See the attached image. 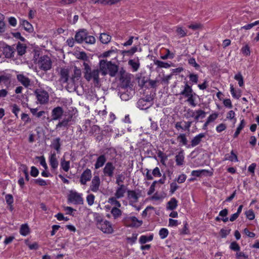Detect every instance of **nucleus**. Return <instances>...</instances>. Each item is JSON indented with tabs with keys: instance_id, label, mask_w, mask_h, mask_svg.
Instances as JSON below:
<instances>
[{
	"instance_id": "52",
	"label": "nucleus",
	"mask_w": 259,
	"mask_h": 259,
	"mask_svg": "<svg viewBox=\"0 0 259 259\" xmlns=\"http://www.w3.org/2000/svg\"><path fill=\"white\" fill-rule=\"evenodd\" d=\"M245 215L249 220H252L255 218L254 213L252 209H249L245 212Z\"/></svg>"
},
{
	"instance_id": "44",
	"label": "nucleus",
	"mask_w": 259,
	"mask_h": 259,
	"mask_svg": "<svg viewBox=\"0 0 259 259\" xmlns=\"http://www.w3.org/2000/svg\"><path fill=\"white\" fill-rule=\"evenodd\" d=\"M196 113V111H194L192 109L189 108L186 110V113L184 114L185 117L186 118H189L191 117H193L195 116Z\"/></svg>"
},
{
	"instance_id": "59",
	"label": "nucleus",
	"mask_w": 259,
	"mask_h": 259,
	"mask_svg": "<svg viewBox=\"0 0 259 259\" xmlns=\"http://www.w3.org/2000/svg\"><path fill=\"white\" fill-rule=\"evenodd\" d=\"M33 181L35 184H38L40 186H45L47 185V183L46 181L40 178L37 179H34L33 180Z\"/></svg>"
},
{
	"instance_id": "23",
	"label": "nucleus",
	"mask_w": 259,
	"mask_h": 259,
	"mask_svg": "<svg viewBox=\"0 0 259 259\" xmlns=\"http://www.w3.org/2000/svg\"><path fill=\"white\" fill-rule=\"evenodd\" d=\"M205 134L204 133H201L197 135L191 141V146L195 147L198 145L201 142L202 139L204 138Z\"/></svg>"
},
{
	"instance_id": "15",
	"label": "nucleus",
	"mask_w": 259,
	"mask_h": 259,
	"mask_svg": "<svg viewBox=\"0 0 259 259\" xmlns=\"http://www.w3.org/2000/svg\"><path fill=\"white\" fill-rule=\"evenodd\" d=\"M15 52V49L12 46L6 45L3 48V54L7 58L14 57Z\"/></svg>"
},
{
	"instance_id": "45",
	"label": "nucleus",
	"mask_w": 259,
	"mask_h": 259,
	"mask_svg": "<svg viewBox=\"0 0 259 259\" xmlns=\"http://www.w3.org/2000/svg\"><path fill=\"white\" fill-rule=\"evenodd\" d=\"M166 53L164 56H161L160 58L163 60H166L168 58L173 59L175 57V55L173 53H171L168 49L166 50Z\"/></svg>"
},
{
	"instance_id": "35",
	"label": "nucleus",
	"mask_w": 259,
	"mask_h": 259,
	"mask_svg": "<svg viewBox=\"0 0 259 259\" xmlns=\"http://www.w3.org/2000/svg\"><path fill=\"white\" fill-rule=\"evenodd\" d=\"M29 233V228L27 224L21 225L20 229V233L23 236H26Z\"/></svg>"
},
{
	"instance_id": "27",
	"label": "nucleus",
	"mask_w": 259,
	"mask_h": 259,
	"mask_svg": "<svg viewBox=\"0 0 259 259\" xmlns=\"http://www.w3.org/2000/svg\"><path fill=\"white\" fill-rule=\"evenodd\" d=\"M127 195H128V197L130 199H132L133 202H137L138 201V199H139V196L138 194H137L135 191L128 190L127 191Z\"/></svg>"
},
{
	"instance_id": "11",
	"label": "nucleus",
	"mask_w": 259,
	"mask_h": 259,
	"mask_svg": "<svg viewBox=\"0 0 259 259\" xmlns=\"http://www.w3.org/2000/svg\"><path fill=\"white\" fill-rule=\"evenodd\" d=\"M63 114V110L61 107L58 106L57 107L54 108L52 111V118L51 119H49V117L47 118L48 120L52 121V120H57L61 118Z\"/></svg>"
},
{
	"instance_id": "28",
	"label": "nucleus",
	"mask_w": 259,
	"mask_h": 259,
	"mask_svg": "<svg viewBox=\"0 0 259 259\" xmlns=\"http://www.w3.org/2000/svg\"><path fill=\"white\" fill-rule=\"evenodd\" d=\"M72 116L70 115L67 118H64L61 121L59 122L57 125L56 128L57 129L58 128L61 127L62 126H67L68 122L70 121L72 119Z\"/></svg>"
},
{
	"instance_id": "56",
	"label": "nucleus",
	"mask_w": 259,
	"mask_h": 259,
	"mask_svg": "<svg viewBox=\"0 0 259 259\" xmlns=\"http://www.w3.org/2000/svg\"><path fill=\"white\" fill-rule=\"evenodd\" d=\"M230 248L231 249L234 251H239L240 249V247L238 244L236 242H233L231 243L230 246Z\"/></svg>"
},
{
	"instance_id": "2",
	"label": "nucleus",
	"mask_w": 259,
	"mask_h": 259,
	"mask_svg": "<svg viewBox=\"0 0 259 259\" xmlns=\"http://www.w3.org/2000/svg\"><path fill=\"white\" fill-rule=\"evenodd\" d=\"M83 74L84 78L88 81H92L95 87H98L100 83L99 73L100 70L98 68L92 69L89 65L84 62Z\"/></svg>"
},
{
	"instance_id": "40",
	"label": "nucleus",
	"mask_w": 259,
	"mask_h": 259,
	"mask_svg": "<svg viewBox=\"0 0 259 259\" xmlns=\"http://www.w3.org/2000/svg\"><path fill=\"white\" fill-rule=\"evenodd\" d=\"M230 154L231 155L228 157H227V155H226L225 160H228L231 161H234L236 162L238 161L237 156L236 154L234 153L233 150L231 151Z\"/></svg>"
},
{
	"instance_id": "12",
	"label": "nucleus",
	"mask_w": 259,
	"mask_h": 259,
	"mask_svg": "<svg viewBox=\"0 0 259 259\" xmlns=\"http://www.w3.org/2000/svg\"><path fill=\"white\" fill-rule=\"evenodd\" d=\"M88 34V31L85 29H81L76 32L74 39L76 42L81 44L84 41L85 37Z\"/></svg>"
},
{
	"instance_id": "42",
	"label": "nucleus",
	"mask_w": 259,
	"mask_h": 259,
	"mask_svg": "<svg viewBox=\"0 0 259 259\" xmlns=\"http://www.w3.org/2000/svg\"><path fill=\"white\" fill-rule=\"evenodd\" d=\"M234 78L238 81V84L240 87H242L243 85V78L240 73H238L236 74L234 76Z\"/></svg>"
},
{
	"instance_id": "57",
	"label": "nucleus",
	"mask_w": 259,
	"mask_h": 259,
	"mask_svg": "<svg viewBox=\"0 0 259 259\" xmlns=\"http://www.w3.org/2000/svg\"><path fill=\"white\" fill-rule=\"evenodd\" d=\"M5 199L7 204L9 205H12L14 201L13 196L11 194H7L5 196Z\"/></svg>"
},
{
	"instance_id": "43",
	"label": "nucleus",
	"mask_w": 259,
	"mask_h": 259,
	"mask_svg": "<svg viewBox=\"0 0 259 259\" xmlns=\"http://www.w3.org/2000/svg\"><path fill=\"white\" fill-rule=\"evenodd\" d=\"M84 41L88 44H94L96 41L95 38L92 35H87Z\"/></svg>"
},
{
	"instance_id": "63",
	"label": "nucleus",
	"mask_w": 259,
	"mask_h": 259,
	"mask_svg": "<svg viewBox=\"0 0 259 259\" xmlns=\"http://www.w3.org/2000/svg\"><path fill=\"white\" fill-rule=\"evenodd\" d=\"M186 176L185 174L180 175L177 180H175V181H177L178 183L181 184L184 183L186 179Z\"/></svg>"
},
{
	"instance_id": "8",
	"label": "nucleus",
	"mask_w": 259,
	"mask_h": 259,
	"mask_svg": "<svg viewBox=\"0 0 259 259\" xmlns=\"http://www.w3.org/2000/svg\"><path fill=\"white\" fill-rule=\"evenodd\" d=\"M68 200L75 204H82L83 203L81 194L76 192L71 191L68 195Z\"/></svg>"
},
{
	"instance_id": "4",
	"label": "nucleus",
	"mask_w": 259,
	"mask_h": 259,
	"mask_svg": "<svg viewBox=\"0 0 259 259\" xmlns=\"http://www.w3.org/2000/svg\"><path fill=\"white\" fill-rule=\"evenodd\" d=\"M115 150L114 149L111 148L107 149L104 153L99 155L97 158L96 161L94 164L95 168L97 169L103 166L104 165L107 163L106 161L108 158V155H111L115 153Z\"/></svg>"
},
{
	"instance_id": "60",
	"label": "nucleus",
	"mask_w": 259,
	"mask_h": 259,
	"mask_svg": "<svg viewBox=\"0 0 259 259\" xmlns=\"http://www.w3.org/2000/svg\"><path fill=\"white\" fill-rule=\"evenodd\" d=\"M157 183L156 181H154L150 187L149 190L147 192L148 195H151L155 191V187L156 184Z\"/></svg>"
},
{
	"instance_id": "29",
	"label": "nucleus",
	"mask_w": 259,
	"mask_h": 259,
	"mask_svg": "<svg viewBox=\"0 0 259 259\" xmlns=\"http://www.w3.org/2000/svg\"><path fill=\"white\" fill-rule=\"evenodd\" d=\"M111 36L109 34L102 33H101L100 36V40L102 44H107L111 40Z\"/></svg>"
},
{
	"instance_id": "19",
	"label": "nucleus",
	"mask_w": 259,
	"mask_h": 259,
	"mask_svg": "<svg viewBox=\"0 0 259 259\" xmlns=\"http://www.w3.org/2000/svg\"><path fill=\"white\" fill-rule=\"evenodd\" d=\"M193 93L191 87L188 84L187 82H186L184 90L179 94L187 98Z\"/></svg>"
},
{
	"instance_id": "53",
	"label": "nucleus",
	"mask_w": 259,
	"mask_h": 259,
	"mask_svg": "<svg viewBox=\"0 0 259 259\" xmlns=\"http://www.w3.org/2000/svg\"><path fill=\"white\" fill-rule=\"evenodd\" d=\"M95 196L91 194L88 195L87 197V201L89 205H92L94 203Z\"/></svg>"
},
{
	"instance_id": "30",
	"label": "nucleus",
	"mask_w": 259,
	"mask_h": 259,
	"mask_svg": "<svg viewBox=\"0 0 259 259\" xmlns=\"http://www.w3.org/2000/svg\"><path fill=\"white\" fill-rule=\"evenodd\" d=\"M17 51L18 54L19 56H22L26 53V47L25 45L21 44L20 42H18L17 44Z\"/></svg>"
},
{
	"instance_id": "47",
	"label": "nucleus",
	"mask_w": 259,
	"mask_h": 259,
	"mask_svg": "<svg viewBox=\"0 0 259 259\" xmlns=\"http://www.w3.org/2000/svg\"><path fill=\"white\" fill-rule=\"evenodd\" d=\"M241 51L242 54L246 56H249L250 54V48L247 44L243 47Z\"/></svg>"
},
{
	"instance_id": "5",
	"label": "nucleus",
	"mask_w": 259,
	"mask_h": 259,
	"mask_svg": "<svg viewBox=\"0 0 259 259\" xmlns=\"http://www.w3.org/2000/svg\"><path fill=\"white\" fill-rule=\"evenodd\" d=\"M96 225L97 228L104 233L111 234L113 232L111 224L107 220L98 219Z\"/></svg>"
},
{
	"instance_id": "25",
	"label": "nucleus",
	"mask_w": 259,
	"mask_h": 259,
	"mask_svg": "<svg viewBox=\"0 0 259 259\" xmlns=\"http://www.w3.org/2000/svg\"><path fill=\"white\" fill-rule=\"evenodd\" d=\"M20 24L23 26L24 29L28 32H32L33 31V27L32 25L29 23L27 20H20Z\"/></svg>"
},
{
	"instance_id": "7",
	"label": "nucleus",
	"mask_w": 259,
	"mask_h": 259,
	"mask_svg": "<svg viewBox=\"0 0 259 259\" xmlns=\"http://www.w3.org/2000/svg\"><path fill=\"white\" fill-rule=\"evenodd\" d=\"M34 94L40 104H43L47 103L49 100V95L47 91L40 89L35 91Z\"/></svg>"
},
{
	"instance_id": "9",
	"label": "nucleus",
	"mask_w": 259,
	"mask_h": 259,
	"mask_svg": "<svg viewBox=\"0 0 259 259\" xmlns=\"http://www.w3.org/2000/svg\"><path fill=\"white\" fill-rule=\"evenodd\" d=\"M115 169V166L113 163L111 161L107 162L103 168V173L104 176L109 178H112L114 176V172Z\"/></svg>"
},
{
	"instance_id": "20",
	"label": "nucleus",
	"mask_w": 259,
	"mask_h": 259,
	"mask_svg": "<svg viewBox=\"0 0 259 259\" xmlns=\"http://www.w3.org/2000/svg\"><path fill=\"white\" fill-rule=\"evenodd\" d=\"M128 64L132 67L133 71L136 72L139 69L140 63L139 59L137 58L136 59L129 60Z\"/></svg>"
},
{
	"instance_id": "37",
	"label": "nucleus",
	"mask_w": 259,
	"mask_h": 259,
	"mask_svg": "<svg viewBox=\"0 0 259 259\" xmlns=\"http://www.w3.org/2000/svg\"><path fill=\"white\" fill-rule=\"evenodd\" d=\"M244 126H245V121H244V119H242L239 125L237 128L236 131L234 134V136H233L234 138H235L238 137V136L239 135L241 131L244 128Z\"/></svg>"
},
{
	"instance_id": "1",
	"label": "nucleus",
	"mask_w": 259,
	"mask_h": 259,
	"mask_svg": "<svg viewBox=\"0 0 259 259\" xmlns=\"http://www.w3.org/2000/svg\"><path fill=\"white\" fill-rule=\"evenodd\" d=\"M59 81L62 83H66V89L69 92H77L79 79L81 75L80 69L76 66L74 67L73 73L70 76V70L66 67H61L58 72Z\"/></svg>"
},
{
	"instance_id": "58",
	"label": "nucleus",
	"mask_w": 259,
	"mask_h": 259,
	"mask_svg": "<svg viewBox=\"0 0 259 259\" xmlns=\"http://www.w3.org/2000/svg\"><path fill=\"white\" fill-rule=\"evenodd\" d=\"M39 171L38 169L33 166L31 167L30 175L32 177H36L38 175Z\"/></svg>"
},
{
	"instance_id": "24",
	"label": "nucleus",
	"mask_w": 259,
	"mask_h": 259,
	"mask_svg": "<svg viewBox=\"0 0 259 259\" xmlns=\"http://www.w3.org/2000/svg\"><path fill=\"white\" fill-rule=\"evenodd\" d=\"M60 138H57L54 139L52 142L51 146L55 149L57 151L58 153L60 152L61 149V143H60Z\"/></svg>"
},
{
	"instance_id": "46",
	"label": "nucleus",
	"mask_w": 259,
	"mask_h": 259,
	"mask_svg": "<svg viewBox=\"0 0 259 259\" xmlns=\"http://www.w3.org/2000/svg\"><path fill=\"white\" fill-rule=\"evenodd\" d=\"M36 158L38 159L40 162V164L44 167V168L47 170L48 169V166L47 163L46 162V160L45 157L42 156H37Z\"/></svg>"
},
{
	"instance_id": "51",
	"label": "nucleus",
	"mask_w": 259,
	"mask_h": 259,
	"mask_svg": "<svg viewBox=\"0 0 259 259\" xmlns=\"http://www.w3.org/2000/svg\"><path fill=\"white\" fill-rule=\"evenodd\" d=\"M159 234L161 239H164L167 236L168 234V231L167 229L165 228H162L160 230Z\"/></svg>"
},
{
	"instance_id": "54",
	"label": "nucleus",
	"mask_w": 259,
	"mask_h": 259,
	"mask_svg": "<svg viewBox=\"0 0 259 259\" xmlns=\"http://www.w3.org/2000/svg\"><path fill=\"white\" fill-rule=\"evenodd\" d=\"M259 24V21H255L253 23L247 24L246 25L243 26L241 27V29H245V30H248L251 28H252L253 26Z\"/></svg>"
},
{
	"instance_id": "6",
	"label": "nucleus",
	"mask_w": 259,
	"mask_h": 259,
	"mask_svg": "<svg viewBox=\"0 0 259 259\" xmlns=\"http://www.w3.org/2000/svg\"><path fill=\"white\" fill-rule=\"evenodd\" d=\"M38 64L39 68L44 71L50 70L52 67V61L48 56H41L38 60Z\"/></svg>"
},
{
	"instance_id": "50",
	"label": "nucleus",
	"mask_w": 259,
	"mask_h": 259,
	"mask_svg": "<svg viewBox=\"0 0 259 259\" xmlns=\"http://www.w3.org/2000/svg\"><path fill=\"white\" fill-rule=\"evenodd\" d=\"M179 188V186L177 184L175 181L172 182L170 184V190L169 192L171 194H172L175 192Z\"/></svg>"
},
{
	"instance_id": "31",
	"label": "nucleus",
	"mask_w": 259,
	"mask_h": 259,
	"mask_svg": "<svg viewBox=\"0 0 259 259\" xmlns=\"http://www.w3.org/2000/svg\"><path fill=\"white\" fill-rule=\"evenodd\" d=\"M60 165L61 168L66 172L70 169V161H66L64 158H61Z\"/></svg>"
},
{
	"instance_id": "36",
	"label": "nucleus",
	"mask_w": 259,
	"mask_h": 259,
	"mask_svg": "<svg viewBox=\"0 0 259 259\" xmlns=\"http://www.w3.org/2000/svg\"><path fill=\"white\" fill-rule=\"evenodd\" d=\"M177 140L179 141L180 144L183 145H186L188 143V140L185 134H180L177 137Z\"/></svg>"
},
{
	"instance_id": "38",
	"label": "nucleus",
	"mask_w": 259,
	"mask_h": 259,
	"mask_svg": "<svg viewBox=\"0 0 259 259\" xmlns=\"http://www.w3.org/2000/svg\"><path fill=\"white\" fill-rule=\"evenodd\" d=\"M230 92L232 96L236 99H239L241 97V92L240 91H235L233 85H230Z\"/></svg>"
},
{
	"instance_id": "41",
	"label": "nucleus",
	"mask_w": 259,
	"mask_h": 259,
	"mask_svg": "<svg viewBox=\"0 0 259 259\" xmlns=\"http://www.w3.org/2000/svg\"><path fill=\"white\" fill-rule=\"evenodd\" d=\"M195 93H194L193 94H191L190 96H189L186 101L189 103V104L192 107H195L196 106V103L195 102V98L194 97V95H195Z\"/></svg>"
},
{
	"instance_id": "32",
	"label": "nucleus",
	"mask_w": 259,
	"mask_h": 259,
	"mask_svg": "<svg viewBox=\"0 0 259 259\" xmlns=\"http://www.w3.org/2000/svg\"><path fill=\"white\" fill-rule=\"evenodd\" d=\"M178 201L176 200L175 198H172L167 203V208L169 210H174L175 209L178 204Z\"/></svg>"
},
{
	"instance_id": "21",
	"label": "nucleus",
	"mask_w": 259,
	"mask_h": 259,
	"mask_svg": "<svg viewBox=\"0 0 259 259\" xmlns=\"http://www.w3.org/2000/svg\"><path fill=\"white\" fill-rule=\"evenodd\" d=\"M50 164L53 169H56L58 166V161L56 157V154L52 153L49 158Z\"/></svg>"
},
{
	"instance_id": "61",
	"label": "nucleus",
	"mask_w": 259,
	"mask_h": 259,
	"mask_svg": "<svg viewBox=\"0 0 259 259\" xmlns=\"http://www.w3.org/2000/svg\"><path fill=\"white\" fill-rule=\"evenodd\" d=\"M188 62L190 65L194 66L196 69H198L200 67L199 65L196 63L195 59L194 58H191L190 59H189Z\"/></svg>"
},
{
	"instance_id": "49",
	"label": "nucleus",
	"mask_w": 259,
	"mask_h": 259,
	"mask_svg": "<svg viewBox=\"0 0 259 259\" xmlns=\"http://www.w3.org/2000/svg\"><path fill=\"white\" fill-rule=\"evenodd\" d=\"M124 180V176L122 174H118L116 177V184L118 185H122V183L123 182Z\"/></svg>"
},
{
	"instance_id": "16",
	"label": "nucleus",
	"mask_w": 259,
	"mask_h": 259,
	"mask_svg": "<svg viewBox=\"0 0 259 259\" xmlns=\"http://www.w3.org/2000/svg\"><path fill=\"white\" fill-rule=\"evenodd\" d=\"M131 76L132 75L131 74H128L123 77H119V80L121 82V87L122 88H126L130 86Z\"/></svg>"
},
{
	"instance_id": "48",
	"label": "nucleus",
	"mask_w": 259,
	"mask_h": 259,
	"mask_svg": "<svg viewBox=\"0 0 259 259\" xmlns=\"http://www.w3.org/2000/svg\"><path fill=\"white\" fill-rule=\"evenodd\" d=\"M116 198L115 197H111L109 198L108 202L111 204L115 205L116 206L118 207H120L121 206V204L119 201L116 200Z\"/></svg>"
},
{
	"instance_id": "22",
	"label": "nucleus",
	"mask_w": 259,
	"mask_h": 259,
	"mask_svg": "<svg viewBox=\"0 0 259 259\" xmlns=\"http://www.w3.org/2000/svg\"><path fill=\"white\" fill-rule=\"evenodd\" d=\"M17 78L24 86L28 87L30 85V79L23 74H18Z\"/></svg>"
},
{
	"instance_id": "55",
	"label": "nucleus",
	"mask_w": 259,
	"mask_h": 259,
	"mask_svg": "<svg viewBox=\"0 0 259 259\" xmlns=\"http://www.w3.org/2000/svg\"><path fill=\"white\" fill-rule=\"evenodd\" d=\"M237 259H247L248 256L243 252H237L236 254Z\"/></svg>"
},
{
	"instance_id": "10",
	"label": "nucleus",
	"mask_w": 259,
	"mask_h": 259,
	"mask_svg": "<svg viewBox=\"0 0 259 259\" xmlns=\"http://www.w3.org/2000/svg\"><path fill=\"white\" fill-rule=\"evenodd\" d=\"M142 221L139 220L135 217L127 218L124 220L125 224L131 227H139L142 224Z\"/></svg>"
},
{
	"instance_id": "62",
	"label": "nucleus",
	"mask_w": 259,
	"mask_h": 259,
	"mask_svg": "<svg viewBox=\"0 0 259 259\" xmlns=\"http://www.w3.org/2000/svg\"><path fill=\"white\" fill-rule=\"evenodd\" d=\"M176 31L177 34L181 37L186 35V32L182 27H178Z\"/></svg>"
},
{
	"instance_id": "26",
	"label": "nucleus",
	"mask_w": 259,
	"mask_h": 259,
	"mask_svg": "<svg viewBox=\"0 0 259 259\" xmlns=\"http://www.w3.org/2000/svg\"><path fill=\"white\" fill-rule=\"evenodd\" d=\"M184 160V155L183 150H181L179 153L176 156V162L177 165H182L183 164Z\"/></svg>"
},
{
	"instance_id": "33",
	"label": "nucleus",
	"mask_w": 259,
	"mask_h": 259,
	"mask_svg": "<svg viewBox=\"0 0 259 259\" xmlns=\"http://www.w3.org/2000/svg\"><path fill=\"white\" fill-rule=\"evenodd\" d=\"M120 0H96L95 3H100L102 5H113L117 3Z\"/></svg>"
},
{
	"instance_id": "18",
	"label": "nucleus",
	"mask_w": 259,
	"mask_h": 259,
	"mask_svg": "<svg viewBox=\"0 0 259 259\" xmlns=\"http://www.w3.org/2000/svg\"><path fill=\"white\" fill-rule=\"evenodd\" d=\"M115 193V196L116 198L119 199L124 196L126 192V187L124 185H118Z\"/></svg>"
},
{
	"instance_id": "14",
	"label": "nucleus",
	"mask_w": 259,
	"mask_h": 259,
	"mask_svg": "<svg viewBox=\"0 0 259 259\" xmlns=\"http://www.w3.org/2000/svg\"><path fill=\"white\" fill-rule=\"evenodd\" d=\"M100 183L101 182L99 177L98 176H94L92 180L90 190L94 192H97L99 190Z\"/></svg>"
},
{
	"instance_id": "3",
	"label": "nucleus",
	"mask_w": 259,
	"mask_h": 259,
	"mask_svg": "<svg viewBox=\"0 0 259 259\" xmlns=\"http://www.w3.org/2000/svg\"><path fill=\"white\" fill-rule=\"evenodd\" d=\"M100 66V69L102 71L103 74L105 75L108 73L112 77L115 76L118 70V66L112 63L111 61L101 60Z\"/></svg>"
},
{
	"instance_id": "13",
	"label": "nucleus",
	"mask_w": 259,
	"mask_h": 259,
	"mask_svg": "<svg viewBox=\"0 0 259 259\" xmlns=\"http://www.w3.org/2000/svg\"><path fill=\"white\" fill-rule=\"evenodd\" d=\"M91 178L92 171L91 169L87 168L80 176V182L82 185H85L88 181L91 180Z\"/></svg>"
},
{
	"instance_id": "34",
	"label": "nucleus",
	"mask_w": 259,
	"mask_h": 259,
	"mask_svg": "<svg viewBox=\"0 0 259 259\" xmlns=\"http://www.w3.org/2000/svg\"><path fill=\"white\" fill-rule=\"evenodd\" d=\"M154 64L159 68H169L170 65L168 63L164 62L158 60H154Z\"/></svg>"
},
{
	"instance_id": "17",
	"label": "nucleus",
	"mask_w": 259,
	"mask_h": 259,
	"mask_svg": "<svg viewBox=\"0 0 259 259\" xmlns=\"http://www.w3.org/2000/svg\"><path fill=\"white\" fill-rule=\"evenodd\" d=\"M213 175V172L212 171H209L206 169H201V170H193L191 172V175L193 176H196L197 177H200L202 175H208L209 176H211Z\"/></svg>"
},
{
	"instance_id": "39",
	"label": "nucleus",
	"mask_w": 259,
	"mask_h": 259,
	"mask_svg": "<svg viewBox=\"0 0 259 259\" xmlns=\"http://www.w3.org/2000/svg\"><path fill=\"white\" fill-rule=\"evenodd\" d=\"M111 212L114 219H116L121 215V210L116 207L112 208Z\"/></svg>"
},
{
	"instance_id": "64",
	"label": "nucleus",
	"mask_w": 259,
	"mask_h": 259,
	"mask_svg": "<svg viewBox=\"0 0 259 259\" xmlns=\"http://www.w3.org/2000/svg\"><path fill=\"white\" fill-rule=\"evenodd\" d=\"M77 58L79 59H81L84 61H86L88 60V56L86 53L84 52H80L77 55Z\"/></svg>"
}]
</instances>
